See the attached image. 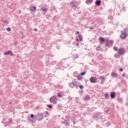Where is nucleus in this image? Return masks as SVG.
I'll return each mask as SVG.
<instances>
[{"label": "nucleus", "instance_id": "obj_12", "mask_svg": "<svg viewBox=\"0 0 128 128\" xmlns=\"http://www.w3.org/2000/svg\"><path fill=\"white\" fill-rule=\"evenodd\" d=\"M90 96L89 95H86L85 98H84V100H90Z\"/></svg>", "mask_w": 128, "mask_h": 128}, {"label": "nucleus", "instance_id": "obj_20", "mask_svg": "<svg viewBox=\"0 0 128 128\" xmlns=\"http://www.w3.org/2000/svg\"><path fill=\"white\" fill-rule=\"evenodd\" d=\"M112 44V42H110V41H107L106 42V46H110Z\"/></svg>", "mask_w": 128, "mask_h": 128}, {"label": "nucleus", "instance_id": "obj_33", "mask_svg": "<svg viewBox=\"0 0 128 128\" xmlns=\"http://www.w3.org/2000/svg\"><path fill=\"white\" fill-rule=\"evenodd\" d=\"M86 74V72L80 73V76H84Z\"/></svg>", "mask_w": 128, "mask_h": 128}, {"label": "nucleus", "instance_id": "obj_19", "mask_svg": "<svg viewBox=\"0 0 128 128\" xmlns=\"http://www.w3.org/2000/svg\"><path fill=\"white\" fill-rule=\"evenodd\" d=\"M98 78L100 80H106L104 76H100Z\"/></svg>", "mask_w": 128, "mask_h": 128}, {"label": "nucleus", "instance_id": "obj_17", "mask_svg": "<svg viewBox=\"0 0 128 128\" xmlns=\"http://www.w3.org/2000/svg\"><path fill=\"white\" fill-rule=\"evenodd\" d=\"M76 78H78V80H82L84 78H82V76L80 75L76 76Z\"/></svg>", "mask_w": 128, "mask_h": 128}, {"label": "nucleus", "instance_id": "obj_30", "mask_svg": "<svg viewBox=\"0 0 128 128\" xmlns=\"http://www.w3.org/2000/svg\"><path fill=\"white\" fill-rule=\"evenodd\" d=\"M57 96L58 98H62V94H60V93H58Z\"/></svg>", "mask_w": 128, "mask_h": 128}, {"label": "nucleus", "instance_id": "obj_26", "mask_svg": "<svg viewBox=\"0 0 128 128\" xmlns=\"http://www.w3.org/2000/svg\"><path fill=\"white\" fill-rule=\"evenodd\" d=\"M2 22H4V24H8V22L6 20H2Z\"/></svg>", "mask_w": 128, "mask_h": 128}, {"label": "nucleus", "instance_id": "obj_10", "mask_svg": "<svg viewBox=\"0 0 128 128\" xmlns=\"http://www.w3.org/2000/svg\"><path fill=\"white\" fill-rule=\"evenodd\" d=\"M10 122H12V118H9L8 119V122H6L4 123V126H8V124H10Z\"/></svg>", "mask_w": 128, "mask_h": 128}, {"label": "nucleus", "instance_id": "obj_21", "mask_svg": "<svg viewBox=\"0 0 128 128\" xmlns=\"http://www.w3.org/2000/svg\"><path fill=\"white\" fill-rule=\"evenodd\" d=\"M78 38H80V42H82V34H79Z\"/></svg>", "mask_w": 128, "mask_h": 128}, {"label": "nucleus", "instance_id": "obj_35", "mask_svg": "<svg viewBox=\"0 0 128 128\" xmlns=\"http://www.w3.org/2000/svg\"><path fill=\"white\" fill-rule=\"evenodd\" d=\"M30 118H34V115L33 114H31Z\"/></svg>", "mask_w": 128, "mask_h": 128}, {"label": "nucleus", "instance_id": "obj_27", "mask_svg": "<svg viewBox=\"0 0 128 128\" xmlns=\"http://www.w3.org/2000/svg\"><path fill=\"white\" fill-rule=\"evenodd\" d=\"M78 86H79V88H80V90H84V86L81 85L80 84L78 85Z\"/></svg>", "mask_w": 128, "mask_h": 128}, {"label": "nucleus", "instance_id": "obj_4", "mask_svg": "<svg viewBox=\"0 0 128 128\" xmlns=\"http://www.w3.org/2000/svg\"><path fill=\"white\" fill-rule=\"evenodd\" d=\"M128 36V34L126 32H122L121 31V35L120 36V38H122V40H124Z\"/></svg>", "mask_w": 128, "mask_h": 128}, {"label": "nucleus", "instance_id": "obj_16", "mask_svg": "<svg viewBox=\"0 0 128 128\" xmlns=\"http://www.w3.org/2000/svg\"><path fill=\"white\" fill-rule=\"evenodd\" d=\"M70 5L71 6H72V8H76V3L74 2H72L70 3Z\"/></svg>", "mask_w": 128, "mask_h": 128}, {"label": "nucleus", "instance_id": "obj_15", "mask_svg": "<svg viewBox=\"0 0 128 128\" xmlns=\"http://www.w3.org/2000/svg\"><path fill=\"white\" fill-rule=\"evenodd\" d=\"M112 78H118V74L117 73L112 72Z\"/></svg>", "mask_w": 128, "mask_h": 128}, {"label": "nucleus", "instance_id": "obj_38", "mask_svg": "<svg viewBox=\"0 0 128 128\" xmlns=\"http://www.w3.org/2000/svg\"><path fill=\"white\" fill-rule=\"evenodd\" d=\"M66 126H68L70 124V123H68V122H66V124H65Z\"/></svg>", "mask_w": 128, "mask_h": 128}, {"label": "nucleus", "instance_id": "obj_36", "mask_svg": "<svg viewBox=\"0 0 128 128\" xmlns=\"http://www.w3.org/2000/svg\"><path fill=\"white\" fill-rule=\"evenodd\" d=\"M120 55L116 54V55L114 56H115L116 58H120Z\"/></svg>", "mask_w": 128, "mask_h": 128}, {"label": "nucleus", "instance_id": "obj_43", "mask_svg": "<svg viewBox=\"0 0 128 128\" xmlns=\"http://www.w3.org/2000/svg\"><path fill=\"white\" fill-rule=\"evenodd\" d=\"M46 114H48H48H49L48 112L46 111Z\"/></svg>", "mask_w": 128, "mask_h": 128}, {"label": "nucleus", "instance_id": "obj_55", "mask_svg": "<svg viewBox=\"0 0 128 128\" xmlns=\"http://www.w3.org/2000/svg\"><path fill=\"white\" fill-rule=\"evenodd\" d=\"M46 117V116H45Z\"/></svg>", "mask_w": 128, "mask_h": 128}, {"label": "nucleus", "instance_id": "obj_6", "mask_svg": "<svg viewBox=\"0 0 128 128\" xmlns=\"http://www.w3.org/2000/svg\"><path fill=\"white\" fill-rule=\"evenodd\" d=\"M117 100L118 102H122V98H120V93H116Z\"/></svg>", "mask_w": 128, "mask_h": 128}, {"label": "nucleus", "instance_id": "obj_8", "mask_svg": "<svg viewBox=\"0 0 128 128\" xmlns=\"http://www.w3.org/2000/svg\"><path fill=\"white\" fill-rule=\"evenodd\" d=\"M30 10L32 12H36V6L30 7Z\"/></svg>", "mask_w": 128, "mask_h": 128}, {"label": "nucleus", "instance_id": "obj_24", "mask_svg": "<svg viewBox=\"0 0 128 128\" xmlns=\"http://www.w3.org/2000/svg\"><path fill=\"white\" fill-rule=\"evenodd\" d=\"M92 0H88L86 1V4H92Z\"/></svg>", "mask_w": 128, "mask_h": 128}, {"label": "nucleus", "instance_id": "obj_56", "mask_svg": "<svg viewBox=\"0 0 128 128\" xmlns=\"http://www.w3.org/2000/svg\"><path fill=\"white\" fill-rule=\"evenodd\" d=\"M100 60H102V58H100Z\"/></svg>", "mask_w": 128, "mask_h": 128}, {"label": "nucleus", "instance_id": "obj_53", "mask_svg": "<svg viewBox=\"0 0 128 128\" xmlns=\"http://www.w3.org/2000/svg\"><path fill=\"white\" fill-rule=\"evenodd\" d=\"M111 76H112V74H111Z\"/></svg>", "mask_w": 128, "mask_h": 128}, {"label": "nucleus", "instance_id": "obj_50", "mask_svg": "<svg viewBox=\"0 0 128 128\" xmlns=\"http://www.w3.org/2000/svg\"><path fill=\"white\" fill-rule=\"evenodd\" d=\"M100 56H101V58H102V54H100Z\"/></svg>", "mask_w": 128, "mask_h": 128}, {"label": "nucleus", "instance_id": "obj_31", "mask_svg": "<svg viewBox=\"0 0 128 128\" xmlns=\"http://www.w3.org/2000/svg\"><path fill=\"white\" fill-rule=\"evenodd\" d=\"M48 108H52V106L50 104H47Z\"/></svg>", "mask_w": 128, "mask_h": 128}, {"label": "nucleus", "instance_id": "obj_51", "mask_svg": "<svg viewBox=\"0 0 128 128\" xmlns=\"http://www.w3.org/2000/svg\"><path fill=\"white\" fill-rule=\"evenodd\" d=\"M124 32H126V29H124Z\"/></svg>", "mask_w": 128, "mask_h": 128}, {"label": "nucleus", "instance_id": "obj_42", "mask_svg": "<svg viewBox=\"0 0 128 128\" xmlns=\"http://www.w3.org/2000/svg\"><path fill=\"white\" fill-rule=\"evenodd\" d=\"M76 42H80V40H78V38H76Z\"/></svg>", "mask_w": 128, "mask_h": 128}, {"label": "nucleus", "instance_id": "obj_34", "mask_svg": "<svg viewBox=\"0 0 128 128\" xmlns=\"http://www.w3.org/2000/svg\"><path fill=\"white\" fill-rule=\"evenodd\" d=\"M6 30L8 32H10V30H12L10 28H8Z\"/></svg>", "mask_w": 128, "mask_h": 128}, {"label": "nucleus", "instance_id": "obj_22", "mask_svg": "<svg viewBox=\"0 0 128 128\" xmlns=\"http://www.w3.org/2000/svg\"><path fill=\"white\" fill-rule=\"evenodd\" d=\"M104 112H110V108L108 107H106L104 108Z\"/></svg>", "mask_w": 128, "mask_h": 128}, {"label": "nucleus", "instance_id": "obj_52", "mask_svg": "<svg viewBox=\"0 0 128 128\" xmlns=\"http://www.w3.org/2000/svg\"><path fill=\"white\" fill-rule=\"evenodd\" d=\"M20 34H22V32H20Z\"/></svg>", "mask_w": 128, "mask_h": 128}, {"label": "nucleus", "instance_id": "obj_28", "mask_svg": "<svg viewBox=\"0 0 128 128\" xmlns=\"http://www.w3.org/2000/svg\"><path fill=\"white\" fill-rule=\"evenodd\" d=\"M116 92H112V98H116Z\"/></svg>", "mask_w": 128, "mask_h": 128}, {"label": "nucleus", "instance_id": "obj_2", "mask_svg": "<svg viewBox=\"0 0 128 128\" xmlns=\"http://www.w3.org/2000/svg\"><path fill=\"white\" fill-rule=\"evenodd\" d=\"M126 48H124L122 47L119 48V49L118 50V54H119V56H122L123 54H126Z\"/></svg>", "mask_w": 128, "mask_h": 128}, {"label": "nucleus", "instance_id": "obj_29", "mask_svg": "<svg viewBox=\"0 0 128 128\" xmlns=\"http://www.w3.org/2000/svg\"><path fill=\"white\" fill-rule=\"evenodd\" d=\"M114 50H115V52H118V47H116V46L114 47Z\"/></svg>", "mask_w": 128, "mask_h": 128}, {"label": "nucleus", "instance_id": "obj_9", "mask_svg": "<svg viewBox=\"0 0 128 128\" xmlns=\"http://www.w3.org/2000/svg\"><path fill=\"white\" fill-rule=\"evenodd\" d=\"M99 42H100V44H102L104 42H106V40L104 38L102 37H100L98 38Z\"/></svg>", "mask_w": 128, "mask_h": 128}, {"label": "nucleus", "instance_id": "obj_5", "mask_svg": "<svg viewBox=\"0 0 128 128\" xmlns=\"http://www.w3.org/2000/svg\"><path fill=\"white\" fill-rule=\"evenodd\" d=\"M38 120H44V113H40L37 116Z\"/></svg>", "mask_w": 128, "mask_h": 128}, {"label": "nucleus", "instance_id": "obj_32", "mask_svg": "<svg viewBox=\"0 0 128 128\" xmlns=\"http://www.w3.org/2000/svg\"><path fill=\"white\" fill-rule=\"evenodd\" d=\"M96 50H98V51L100 50V46L97 47L96 48Z\"/></svg>", "mask_w": 128, "mask_h": 128}, {"label": "nucleus", "instance_id": "obj_25", "mask_svg": "<svg viewBox=\"0 0 128 128\" xmlns=\"http://www.w3.org/2000/svg\"><path fill=\"white\" fill-rule=\"evenodd\" d=\"M104 96L105 97V98H108V93H106L104 94Z\"/></svg>", "mask_w": 128, "mask_h": 128}, {"label": "nucleus", "instance_id": "obj_44", "mask_svg": "<svg viewBox=\"0 0 128 128\" xmlns=\"http://www.w3.org/2000/svg\"><path fill=\"white\" fill-rule=\"evenodd\" d=\"M34 32H38V29L35 28V29H34Z\"/></svg>", "mask_w": 128, "mask_h": 128}, {"label": "nucleus", "instance_id": "obj_39", "mask_svg": "<svg viewBox=\"0 0 128 128\" xmlns=\"http://www.w3.org/2000/svg\"><path fill=\"white\" fill-rule=\"evenodd\" d=\"M110 98H112V92L110 93Z\"/></svg>", "mask_w": 128, "mask_h": 128}, {"label": "nucleus", "instance_id": "obj_47", "mask_svg": "<svg viewBox=\"0 0 128 128\" xmlns=\"http://www.w3.org/2000/svg\"><path fill=\"white\" fill-rule=\"evenodd\" d=\"M76 46H80V44H78V43H76Z\"/></svg>", "mask_w": 128, "mask_h": 128}, {"label": "nucleus", "instance_id": "obj_46", "mask_svg": "<svg viewBox=\"0 0 128 128\" xmlns=\"http://www.w3.org/2000/svg\"><path fill=\"white\" fill-rule=\"evenodd\" d=\"M19 14H22V10H20V11H19Z\"/></svg>", "mask_w": 128, "mask_h": 128}, {"label": "nucleus", "instance_id": "obj_18", "mask_svg": "<svg viewBox=\"0 0 128 128\" xmlns=\"http://www.w3.org/2000/svg\"><path fill=\"white\" fill-rule=\"evenodd\" d=\"M72 57L73 58H78V54H74L72 55Z\"/></svg>", "mask_w": 128, "mask_h": 128}, {"label": "nucleus", "instance_id": "obj_7", "mask_svg": "<svg viewBox=\"0 0 128 128\" xmlns=\"http://www.w3.org/2000/svg\"><path fill=\"white\" fill-rule=\"evenodd\" d=\"M90 82L92 84H96V77H91L90 78Z\"/></svg>", "mask_w": 128, "mask_h": 128}, {"label": "nucleus", "instance_id": "obj_45", "mask_svg": "<svg viewBox=\"0 0 128 128\" xmlns=\"http://www.w3.org/2000/svg\"><path fill=\"white\" fill-rule=\"evenodd\" d=\"M122 76H126V74L124 73L123 74H122Z\"/></svg>", "mask_w": 128, "mask_h": 128}, {"label": "nucleus", "instance_id": "obj_54", "mask_svg": "<svg viewBox=\"0 0 128 128\" xmlns=\"http://www.w3.org/2000/svg\"><path fill=\"white\" fill-rule=\"evenodd\" d=\"M10 104H12V102H10Z\"/></svg>", "mask_w": 128, "mask_h": 128}, {"label": "nucleus", "instance_id": "obj_11", "mask_svg": "<svg viewBox=\"0 0 128 128\" xmlns=\"http://www.w3.org/2000/svg\"><path fill=\"white\" fill-rule=\"evenodd\" d=\"M4 54L5 56H7V54H10V56H14V54H12V52L11 50H9L5 53H4Z\"/></svg>", "mask_w": 128, "mask_h": 128}, {"label": "nucleus", "instance_id": "obj_41", "mask_svg": "<svg viewBox=\"0 0 128 128\" xmlns=\"http://www.w3.org/2000/svg\"><path fill=\"white\" fill-rule=\"evenodd\" d=\"M104 80H102V81L101 82L102 84H104Z\"/></svg>", "mask_w": 128, "mask_h": 128}, {"label": "nucleus", "instance_id": "obj_1", "mask_svg": "<svg viewBox=\"0 0 128 128\" xmlns=\"http://www.w3.org/2000/svg\"><path fill=\"white\" fill-rule=\"evenodd\" d=\"M79 85H80V82L76 80H74V81L72 82V83L69 84L70 88H74L75 86L76 88H78Z\"/></svg>", "mask_w": 128, "mask_h": 128}, {"label": "nucleus", "instance_id": "obj_14", "mask_svg": "<svg viewBox=\"0 0 128 128\" xmlns=\"http://www.w3.org/2000/svg\"><path fill=\"white\" fill-rule=\"evenodd\" d=\"M100 4H102V1L100 0H97L96 2V6H100Z\"/></svg>", "mask_w": 128, "mask_h": 128}, {"label": "nucleus", "instance_id": "obj_49", "mask_svg": "<svg viewBox=\"0 0 128 128\" xmlns=\"http://www.w3.org/2000/svg\"><path fill=\"white\" fill-rule=\"evenodd\" d=\"M74 124H76V121H74Z\"/></svg>", "mask_w": 128, "mask_h": 128}, {"label": "nucleus", "instance_id": "obj_13", "mask_svg": "<svg viewBox=\"0 0 128 128\" xmlns=\"http://www.w3.org/2000/svg\"><path fill=\"white\" fill-rule=\"evenodd\" d=\"M100 118V114H96L94 115V118L96 120H98V118Z\"/></svg>", "mask_w": 128, "mask_h": 128}, {"label": "nucleus", "instance_id": "obj_37", "mask_svg": "<svg viewBox=\"0 0 128 128\" xmlns=\"http://www.w3.org/2000/svg\"><path fill=\"white\" fill-rule=\"evenodd\" d=\"M119 70H120V72H122V70H124V68H120L119 69Z\"/></svg>", "mask_w": 128, "mask_h": 128}, {"label": "nucleus", "instance_id": "obj_23", "mask_svg": "<svg viewBox=\"0 0 128 128\" xmlns=\"http://www.w3.org/2000/svg\"><path fill=\"white\" fill-rule=\"evenodd\" d=\"M41 10H42L43 12H48V8H42Z\"/></svg>", "mask_w": 128, "mask_h": 128}, {"label": "nucleus", "instance_id": "obj_3", "mask_svg": "<svg viewBox=\"0 0 128 128\" xmlns=\"http://www.w3.org/2000/svg\"><path fill=\"white\" fill-rule=\"evenodd\" d=\"M50 102L53 104H56V102H58V98L56 96H52L50 99Z\"/></svg>", "mask_w": 128, "mask_h": 128}, {"label": "nucleus", "instance_id": "obj_48", "mask_svg": "<svg viewBox=\"0 0 128 128\" xmlns=\"http://www.w3.org/2000/svg\"><path fill=\"white\" fill-rule=\"evenodd\" d=\"M76 34H80V32H77Z\"/></svg>", "mask_w": 128, "mask_h": 128}, {"label": "nucleus", "instance_id": "obj_40", "mask_svg": "<svg viewBox=\"0 0 128 128\" xmlns=\"http://www.w3.org/2000/svg\"><path fill=\"white\" fill-rule=\"evenodd\" d=\"M90 28L91 30H94V26H92L90 27Z\"/></svg>", "mask_w": 128, "mask_h": 128}]
</instances>
